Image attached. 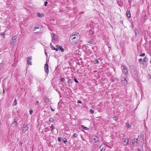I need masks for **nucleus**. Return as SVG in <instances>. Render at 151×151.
<instances>
[{
  "label": "nucleus",
  "mask_w": 151,
  "mask_h": 151,
  "mask_svg": "<svg viewBox=\"0 0 151 151\" xmlns=\"http://www.w3.org/2000/svg\"><path fill=\"white\" fill-rule=\"evenodd\" d=\"M148 59L147 58L145 57L143 60V61H142V64L144 65H145V64H146L147 62Z\"/></svg>",
  "instance_id": "obj_12"
},
{
  "label": "nucleus",
  "mask_w": 151,
  "mask_h": 151,
  "mask_svg": "<svg viewBox=\"0 0 151 151\" xmlns=\"http://www.w3.org/2000/svg\"><path fill=\"white\" fill-rule=\"evenodd\" d=\"M37 28H38L37 27H35V28L33 29V31H34L35 30H36V29H37Z\"/></svg>",
  "instance_id": "obj_47"
},
{
  "label": "nucleus",
  "mask_w": 151,
  "mask_h": 151,
  "mask_svg": "<svg viewBox=\"0 0 151 151\" xmlns=\"http://www.w3.org/2000/svg\"><path fill=\"white\" fill-rule=\"evenodd\" d=\"M89 111L91 114H92L94 113L92 109H90Z\"/></svg>",
  "instance_id": "obj_36"
},
{
  "label": "nucleus",
  "mask_w": 151,
  "mask_h": 151,
  "mask_svg": "<svg viewBox=\"0 0 151 151\" xmlns=\"http://www.w3.org/2000/svg\"><path fill=\"white\" fill-rule=\"evenodd\" d=\"M36 102L37 104L38 103V101H37Z\"/></svg>",
  "instance_id": "obj_56"
},
{
  "label": "nucleus",
  "mask_w": 151,
  "mask_h": 151,
  "mask_svg": "<svg viewBox=\"0 0 151 151\" xmlns=\"http://www.w3.org/2000/svg\"><path fill=\"white\" fill-rule=\"evenodd\" d=\"M44 101H45V102H47L49 101V99H48V98H45V99H44Z\"/></svg>",
  "instance_id": "obj_34"
},
{
  "label": "nucleus",
  "mask_w": 151,
  "mask_h": 151,
  "mask_svg": "<svg viewBox=\"0 0 151 151\" xmlns=\"http://www.w3.org/2000/svg\"><path fill=\"white\" fill-rule=\"evenodd\" d=\"M94 62L95 64H98L99 63V61L96 59L94 61Z\"/></svg>",
  "instance_id": "obj_30"
},
{
  "label": "nucleus",
  "mask_w": 151,
  "mask_h": 151,
  "mask_svg": "<svg viewBox=\"0 0 151 151\" xmlns=\"http://www.w3.org/2000/svg\"><path fill=\"white\" fill-rule=\"evenodd\" d=\"M12 124H14L15 126H16L17 124V122L15 120L12 122Z\"/></svg>",
  "instance_id": "obj_24"
},
{
  "label": "nucleus",
  "mask_w": 151,
  "mask_h": 151,
  "mask_svg": "<svg viewBox=\"0 0 151 151\" xmlns=\"http://www.w3.org/2000/svg\"><path fill=\"white\" fill-rule=\"evenodd\" d=\"M29 129L27 125L26 124H24L23 125L22 131L24 132H26Z\"/></svg>",
  "instance_id": "obj_6"
},
{
  "label": "nucleus",
  "mask_w": 151,
  "mask_h": 151,
  "mask_svg": "<svg viewBox=\"0 0 151 151\" xmlns=\"http://www.w3.org/2000/svg\"><path fill=\"white\" fill-rule=\"evenodd\" d=\"M126 126L128 128H130L131 126V124H129V123H126Z\"/></svg>",
  "instance_id": "obj_28"
},
{
  "label": "nucleus",
  "mask_w": 151,
  "mask_h": 151,
  "mask_svg": "<svg viewBox=\"0 0 151 151\" xmlns=\"http://www.w3.org/2000/svg\"><path fill=\"white\" fill-rule=\"evenodd\" d=\"M78 103H80V104H82V102L81 101H79V100L78 101Z\"/></svg>",
  "instance_id": "obj_48"
},
{
  "label": "nucleus",
  "mask_w": 151,
  "mask_h": 151,
  "mask_svg": "<svg viewBox=\"0 0 151 151\" xmlns=\"http://www.w3.org/2000/svg\"><path fill=\"white\" fill-rule=\"evenodd\" d=\"M48 3V2L47 1H45L44 2V5L45 6H47V4Z\"/></svg>",
  "instance_id": "obj_38"
},
{
  "label": "nucleus",
  "mask_w": 151,
  "mask_h": 151,
  "mask_svg": "<svg viewBox=\"0 0 151 151\" xmlns=\"http://www.w3.org/2000/svg\"><path fill=\"white\" fill-rule=\"evenodd\" d=\"M44 68L45 73L48 74L49 73L48 65V63H46L45 64Z\"/></svg>",
  "instance_id": "obj_3"
},
{
  "label": "nucleus",
  "mask_w": 151,
  "mask_h": 151,
  "mask_svg": "<svg viewBox=\"0 0 151 151\" xmlns=\"http://www.w3.org/2000/svg\"><path fill=\"white\" fill-rule=\"evenodd\" d=\"M138 151H141L140 150H138Z\"/></svg>",
  "instance_id": "obj_59"
},
{
  "label": "nucleus",
  "mask_w": 151,
  "mask_h": 151,
  "mask_svg": "<svg viewBox=\"0 0 151 151\" xmlns=\"http://www.w3.org/2000/svg\"><path fill=\"white\" fill-rule=\"evenodd\" d=\"M59 49L58 47L57 48H54V49L52 48V50H55L56 51H58V49Z\"/></svg>",
  "instance_id": "obj_37"
},
{
  "label": "nucleus",
  "mask_w": 151,
  "mask_h": 151,
  "mask_svg": "<svg viewBox=\"0 0 151 151\" xmlns=\"http://www.w3.org/2000/svg\"><path fill=\"white\" fill-rule=\"evenodd\" d=\"M130 67H131L133 68V67H134V65H131Z\"/></svg>",
  "instance_id": "obj_53"
},
{
  "label": "nucleus",
  "mask_w": 151,
  "mask_h": 151,
  "mask_svg": "<svg viewBox=\"0 0 151 151\" xmlns=\"http://www.w3.org/2000/svg\"><path fill=\"white\" fill-rule=\"evenodd\" d=\"M17 37L16 35H14L12 38V40H10V44L11 45L13 44L16 41Z\"/></svg>",
  "instance_id": "obj_4"
},
{
  "label": "nucleus",
  "mask_w": 151,
  "mask_h": 151,
  "mask_svg": "<svg viewBox=\"0 0 151 151\" xmlns=\"http://www.w3.org/2000/svg\"><path fill=\"white\" fill-rule=\"evenodd\" d=\"M74 80L75 81L76 83H78V81L77 80V79L76 78H75L74 79Z\"/></svg>",
  "instance_id": "obj_39"
},
{
  "label": "nucleus",
  "mask_w": 151,
  "mask_h": 151,
  "mask_svg": "<svg viewBox=\"0 0 151 151\" xmlns=\"http://www.w3.org/2000/svg\"><path fill=\"white\" fill-rule=\"evenodd\" d=\"M92 106L93 107H94V106Z\"/></svg>",
  "instance_id": "obj_62"
},
{
  "label": "nucleus",
  "mask_w": 151,
  "mask_h": 151,
  "mask_svg": "<svg viewBox=\"0 0 151 151\" xmlns=\"http://www.w3.org/2000/svg\"><path fill=\"white\" fill-rule=\"evenodd\" d=\"M58 48L62 52H64L65 51V50L63 49L62 46H59L58 47Z\"/></svg>",
  "instance_id": "obj_20"
},
{
  "label": "nucleus",
  "mask_w": 151,
  "mask_h": 151,
  "mask_svg": "<svg viewBox=\"0 0 151 151\" xmlns=\"http://www.w3.org/2000/svg\"><path fill=\"white\" fill-rule=\"evenodd\" d=\"M131 72L134 77L136 78L137 76V72L136 70H131Z\"/></svg>",
  "instance_id": "obj_8"
},
{
  "label": "nucleus",
  "mask_w": 151,
  "mask_h": 151,
  "mask_svg": "<svg viewBox=\"0 0 151 151\" xmlns=\"http://www.w3.org/2000/svg\"><path fill=\"white\" fill-rule=\"evenodd\" d=\"M72 80L71 79H69L68 80V83L69 85H70L72 84Z\"/></svg>",
  "instance_id": "obj_22"
},
{
  "label": "nucleus",
  "mask_w": 151,
  "mask_h": 151,
  "mask_svg": "<svg viewBox=\"0 0 151 151\" xmlns=\"http://www.w3.org/2000/svg\"><path fill=\"white\" fill-rule=\"evenodd\" d=\"M37 15H38V13H37Z\"/></svg>",
  "instance_id": "obj_60"
},
{
  "label": "nucleus",
  "mask_w": 151,
  "mask_h": 151,
  "mask_svg": "<svg viewBox=\"0 0 151 151\" xmlns=\"http://www.w3.org/2000/svg\"><path fill=\"white\" fill-rule=\"evenodd\" d=\"M88 48V46H86L85 47V48H86V49H87V48Z\"/></svg>",
  "instance_id": "obj_52"
},
{
  "label": "nucleus",
  "mask_w": 151,
  "mask_h": 151,
  "mask_svg": "<svg viewBox=\"0 0 151 151\" xmlns=\"http://www.w3.org/2000/svg\"><path fill=\"white\" fill-rule=\"evenodd\" d=\"M51 47L52 49V48L54 49V47Z\"/></svg>",
  "instance_id": "obj_54"
},
{
  "label": "nucleus",
  "mask_w": 151,
  "mask_h": 151,
  "mask_svg": "<svg viewBox=\"0 0 151 151\" xmlns=\"http://www.w3.org/2000/svg\"><path fill=\"white\" fill-rule=\"evenodd\" d=\"M121 68L122 70V72L124 73L125 75L127 74L128 72V69L127 67L124 65H122L121 66Z\"/></svg>",
  "instance_id": "obj_2"
},
{
  "label": "nucleus",
  "mask_w": 151,
  "mask_h": 151,
  "mask_svg": "<svg viewBox=\"0 0 151 151\" xmlns=\"http://www.w3.org/2000/svg\"><path fill=\"white\" fill-rule=\"evenodd\" d=\"M58 140L60 142H61V138L60 137H58Z\"/></svg>",
  "instance_id": "obj_41"
},
{
  "label": "nucleus",
  "mask_w": 151,
  "mask_h": 151,
  "mask_svg": "<svg viewBox=\"0 0 151 151\" xmlns=\"http://www.w3.org/2000/svg\"><path fill=\"white\" fill-rule=\"evenodd\" d=\"M140 140H142V141H144V137L143 135L142 134H141L140 135Z\"/></svg>",
  "instance_id": "obj_21"
},
{
  "label": "nucleus",
  "mask_w": 151,
  "mask_h": 151,
  "mask_svg": "<svg viewBox=\"0 0 151 151\" xmlns=\"http://www.w3.org/2000/svg\"><path fill=\"white\" fill-rule=\"evenodd\" d=\"M1 34L3 36V37H5V34H4V33H3V32L1 33Z\"/></svg>",
  "instance_id": "obj_42"
},
{
  "label": "nucleus",
  "mask_w": 151,
  "mask_h": 151,
  "mask_svg": "<svg viewBox=\"0 0 151 151\" xmlns=\"http://www.w3.org/2000/svg\"><path fill=\"white\" fill-rule=\"evenodd\" d=\"M80 39V36L78 33H73L69 38L70 43L72 45H75Z\"/></svg>",
  "instance_id": "obj_1"
},
{
  "label": "nucleus",
  "mask_w": 151,
  "mask_h": 151,
  "mask_svg": "<svg viewBox=\"0 0 151 151\" xmlns=\"http://www.w3.org/2000/svg\"><path fill=\"white\" fill-rule=\"evenodd\" d=\"M2 66V63H0V68Z\"/></svg>",
  "instance_id": "obj_50"
},
{
  "label": "nucleus",
  "mask_w": 151,
  "mask_h": 151,
  "mask_svg": "<svg viewBox=\"0 0 151 151\" xmlns=\"http://www.w3.org/2000/svg\"><path fill=\"white\" fill-rule=\"evenodd\" d=\"M133 140L134 143H139V140L138 139V138L136 139H134Z\"/></svg>",
  "instance_id": "obj_17"
},
{
  "label": "nucleus",
  "mask_w": 151,
  "mask_h": 151,
  "mask_svg": "<svg viewBox=\"0 0 151 151\" xmlns=\"http://www.w3.org/2000/svg\"><path fill=\"white\" fill-rule=\"evenodd\" d=\"M94 41L93 40V39H91V40H88L87 42L88 43H90V44H93L94 43Z\"/></svg>",
  "instance_id": "obj_16"
},
{
  "label": "nucleus",
  "mask_w": 151,
  "mask_h": 151,
  "mask_svg": "<svg viewBox=\"0 0 151 151\" xmlns=\"http://www.w3.org/2000/svg\"><path fill=\"white\" fill-rule=\"evenodd\" d=\"M114 119V120H116L117 119V117L116 116H114L113 117Z\"/></svg>",
  "instance_id": "obj_45"
},
{
  "label": "nucleus",
  "mask_w": 151,
  "mask_h": 151,
  "mask_svg": "<svg viewBox=\"0 0 151 151\" xmlns=\"http://www.w3.org/2000/svg\"><path fill=\"white\" fill-rule=\"evenodd\" d=\"M1 70V68H0V70Z\"/></svg>",
  "instance_id": "obj_63"
},
{
  "label": "nucleus",
  "mask_w": 151,
  "mask_h": 151,
  "mask_svg": "<svg viewBox=\"0 0 151 151\" xmlns=\"http://www.w3.org/2000/svg\"><path fill=\"white\" fill-rule=\"evenodd\" d=\"M100 1H103V0H99Z\"/></svg>",
  "instance_id": "obj_55"
},
{
  "label": "nucleus",
  "mask_w": 151,
  "mask_h": 151,
  "mask_svg": "<svg viewBox=\"0 0 151 151\" xmlns=\"http://www.w3.org/2000/svg\"><path fill=\"white\" fill-rule=\"evenodd\" d=\"M17 100L16 99H15L14 100V101L13 102V106H15V105H17Z\"/></svg>",
  "instance_id": "obj_26"
},
{
  "label": "nucleus",
  "mask_w": 151,
  "mask_h": 151,
  "mask_svg": "<svg viewBox=\"0 0 151 151\" xmlns=\"http://www.w3.org/2000/svg\"><path fill=\"white\" fill-rule=\"evenodd\" d=\"M44 17V14L43 13H38V17Z\"/></svg>",
  "instance_id": "obj_18"
},
{
  "label": "nucleus",
  "mask_w": 151,
  "mask_h": 151,
  "mask_svg": "<svg viewBox=\"0 0 151 151\" xmlns=\"http://www.w3.org/2000/svg\"><path fill=\"white\" fill-rule=\"evenodd\" d=\"M73 136L74 137H76L78 136V134L76 133H74Z\"/></svg>",
  "instance_id": "obj_31"
},
{
  "label": "nucleus",
  "mask_w": 151,
  "mask_h": 151,
  "mask_svg": "<svg viewBox=\"0 0 151 151\" xmlns=\"http://www.w3.org/2000/svg\"><path fill=\"white\" fill-rule=\"evenodd\" d=\"M33 113V111L32 110H30L29 111V114H30L31 115Z\"/></svg>",
  "instance_id": "obj_43"
},
{
  "label": "nucleus",
  "mask_w": 151,
  "mask_h": 151,
  "mask_svg": "<svg viewBox=\"0 0 151 151\" xmlns=\"http://www.w3.org/2000/svg\"><path fill=\"white\" fill-rule=\"evenodd\" d=\"M51 37L52 38V39L53 38L55 40H57V37H56V35L54 34L53 33H52V35L51 34Z\"/></svg>",
  "instance_id": "obj_13"
},
{
  "label": "nucleus",
  "mask_w": 151,
  "mask_h": 151,
  "mask_svg": "<svg viewBox=\"0 0 151 151\" xmlns=\"http://www.w3.org/2000/svg\"><path fill=\"white\" fill-rule=\"evenodd\" d=\"M89 33L91 35H94V31L92 30H90Z\"/></svg>",
  "instance_id": "obj_27"
},
{
  "label": "nucleus",
  "mask_w": 151,
  "mask_h": 151,
  "mask_svg": "<svg viewBox=\"0 0 151 151\" xmlns=\"http://www.w3.org/2000/svg\"><path fill=\"white\" fill-rule=\"evenodd\" d=\"M99 148L101 150V151H104L106 149L105 145L102 144L101 146H100Z\"/></svg>",
  "instance_id": "obj_10"
},
{
  "label": "nucleus",
  "mask_w": 151,
  "mask_h": 151,
  "mask_svg": "<svg viewBox=\"0 0 151 151\" xmlns=\"http://www.w3.org/2000/svg\"><path fill=\"white\" fill-rule=\"evenodd\" d=\"M93 139L95 141V142L97 143L99 142V138L97 136H95Z\"/></svg>",
  "instance_id": "obj_11"
},
{
  "label": "nucleus",
  "mask_w": 151,
  "mask_h": 151,
  "mask_svg": "<svg viewBox=\"0 0 151 151\" xmlns=\"http://www.w3.org/2000/svg\"><path fill=\"white\" fill-rule=\"evenodd\" d=\"M27 63L28 65H32V57H29L27 58Z\"/></svg>",
  "instance_id": "obj_5"
},
{
  "label": "nucleus",
  "mask_w": 151,
  "mask_h": 151,
  "mask_svg": "<svg viewBox=\"0 0 151 151\" xmlns=\"http://www.w3.org/2000/svg\"><path fill=\"white\" fill-rule=\"evenodd\" d=\"M40 29V30L38 31V33H42L43 31L45 29V27H42L41 26H39L38 25V29Z\"/></svg>",
  "instance_id": "obj_9"
},
{
  "label": "nucleus",
  "mask_w": 151,
  "mask_h": 151,
  "mask_svg": "<svg viewBox=\"0 0 151 151\" xmlns=\"http://www.w3.org/2000/svg\"><path fill=\"white\" fill-rule=\"evenodd\" d=\"M146 15H144V17L145 18V17H146Z\"/></svg>",
  "instance_id": "obj_57"
},
{
  "label": "nucleus",
  "mask_w": 151,
  "mask_h": 151,
  "mask_svg": "<svg viewBox=\"0 0 151 151\" xmlns=\"http://www.w3.org/2000/svg\"><path fill=\"white\" fill-rule=\"evenodd\" d=\"M81 127L82 128L85 130H87V129H88V128H87L86 127H84L83 125H82L81 126Z\"/></svg>",
  "instance_id": "obj_25"
},
{
  "label": "nucleus",
  "mask_w": 151,
  "mask_h": 151,
  "mask_svg": "<svg viewBox=\"0 0 151 151\" xmlns=\"http://www.w3.org/2000/svg\"><path fill=\"white\" fill-rule=\"evenodd\" d=\"M126 15L129 18L131 17V14L129 11H127L126 12Z\"/></svg>",
  "instance_id": "obj_15"
},
{
  "label": "nucleus",
  "mask_w": 151,
  "mask_h": 151,
  "mask_svg": "<svg viewBox=\"0 0 151 151\" xmlns=\"http://www.w3.org/2000/svg\"><path fill=\"white\" fill-rule=\"evenodd\" d=\"M129 142V139L128 138H124L123 140L122 143L124 145H126L128 144Z\"/></svg>",
  "instance_id": "obj_7"
},
{
  "label": "nucleus",
  "mask_w": 151,
  "mask_h": 151,
  "mask_svg": "<svg viewBox=\"0 0 151 151\" xmlns=\"http://www.w3.org/2000/svg\"><path fill=\"white\" fill-rule=\"evenodd\" d=\"M142 59L141 58L139 59V61L140 63L141 62H142Z\"/></svg>",
  "instance_id": "obj_46"
},
{
  "label": "nucleus",
  "mask_w": 151,
  "mask_h": 151,
  "mask_svg": "<svg viewBox=\"0 0 151 151\" xmlns=\"http://www.w3.org/2000/svg\"><path fill=\"white\" fill-rule=\"evenodd\" d=\"M63 142L64 143H66L67 142L66 139L65 138H64V139H63Z\"/></svg>",
  "instance_id": "obj_32"
},
{
  "label": "nucleus",
  "mask_w": 151,
  "mask_h": 151,
  "mask_svg": "<svg viewBox=\"0 0 151 151\" xmlns=\"http://www.w3.org/2000/svg\"><path fill=\"white\" fill-rule=\"evenodd\" d=\"M61 80L62 82H63L65 80V78H61Z\"/></svg>",
  "instance_id": "obj_40"
},
{
  "label": "nucleus",
  "mask_w": 151,
  "mask_h": 151,
  "mask_svg": "<svg viewBox=\"0 0 151 151\" xmlns=\"http://www.w3.org/2000/svg\"><path fill=\"white\" fill-rule=\"evenodd\" d=\"M108 47H109V48H110V47L109 46H108Z\"/></svg>",
  "instance_id": "obj_58"
},
{
  "label": "nucleus",
  "mask_w": 151,
  "mask_h": 151,
  "mask_svg": "<svg viewBox=\"0 0 151 151\" xmlns=\"http://www.w3.org/2000/svg\"><path fill=\"white\" fill-rule=\"evenodd\" d=\"M22 144H23V142H22V141H20V145H19L21 146V147H22Z\"/></svg>",
  "instance_id": "obj_44"
},
{
  "label": "nucleus",
  "mask_w": 151,
  "mask_h": 151,
  "mask_svg": "<svg viewBox=\"0 0 151 151\" xmlns=\"http://www.w3.org/2000/svg\"><path fill=\"white\" fill-rule=\"evenodd\" d=\"M50 127L51 129V130L52 131L54 129H55L54 127L53 126H52V125L51 126H50Z\"/></svg>",
  "instance_id": "obj_29"
},
{
  "label": "nucleus",
  "mask_w": 151,
  "mask_h": 151,
  "mask_svg": "<svg viewBox=\"0 0 151 151\" xmlns=\"http://www.w3.org/2000/svg\"><path fill=\"white\" fill-rule=\"evenodd\" d=\"M145 53H142L140 55V56H142V57H144L145 56Z\"/></svg>",
  "instance_id": "obj_35"
},
{
  "label": "nucleus",
  "mask_w": 151,
  "mask_h": 151,
  "mask_svg": "<svg viewBox=\"0 0 151 151\" xmlns=\"http://www.w3.org/2000/svg\"><path fill=\"white\" fill-rule=\"evenodd\" d=\"M134 142L133 140H132V142H130V145H131V146H132L134 144Z\"/></svg>",
  "instance_id": "obj_33"
},
{
  "label": "nucleus",
  "mask_w": 151,
  "mask_h": 151,
  "mask_svg": "<svg viewBox=\"0 0 151 151\" xmlns=\"http://www.w3.org/2000/svg\"><path fill=\"white\" fill-rule=\"evenodd\" d=\"M79 14H83V12H81L79 13Z\"/></svg>",
  "instance_id": "obj_49"
},
{
  "label": "nucleus",
  "mask_w": 151,
  "mask_h": 151,
  "mask_svg": "<svg viewBox=\"0 0 151 151\" xmlns=\"http://www.w3.org/2000/svg\"><path fill=\"white\" fill-rule=\"evenodd\" d=\"M49 121L50 122H53L54 121V119L53 118H50L49 119Z\"/></svg>",
  "instance_id": "obj_23"
},
{
  "label": "nucleus",
  "mask_w": 151,
  "mask_h": 151,
  "mask_svg": "<svg viewBox=\"0 0 151 151\" xmlns=\"http://www.w3.org/2000/svg\"><path fill=\"white\" fill-rule=\"evenodd\" d=\"M134 31L136 35H138L139 34V32L138 30L137 29H135Z\"/></svg>",
  "instance_id": "obj_19"
},
{
  "label": "nucleus",
  "mask_w": 151,
  "mask_h": 151,
  "mask_svg": "<svg viewBox=\"0 0 151 151\" xmlns=\"http://www.w3.org/2000/svg\"><path fill=\"white\" fill-rule=\"evenodd\" d=\"M122 83H124V84H126L127 83V81L126 80V78H125L123 77L122 78Z\"/></svg>",
  "instance_id": "obj_14"
},
{
  "label": "nucleus",
  "mask_w": 151,
  "mask_h": 151,
  "mask_svg": "<svg viewBox=\"0 0 151 151\" xmlns=\"http://www.w3.org/2000/svg\"><path fill=\"white\" fill-rule=\"evenodd\" d=\"M92 106L93 107H94V106Z\"/></svg>",
  "instance_id": "obj_61"
},
{
  "label": "nucleus",
  "mask_w": 151,
  "mask_h": 151,
  "mask_svg": "<svg viewBox=\"0 0 151 151\" xmlns=\"http://www.w3.org/2000/svg\"><path fill=\"white\" fill-rule=\"evenodd\" d=\"M51 110L52 111H54V110L52 109V108H51Z\"/></svg>",
  "instance_id": "obj_51"
}]
</instances>
